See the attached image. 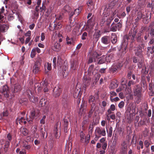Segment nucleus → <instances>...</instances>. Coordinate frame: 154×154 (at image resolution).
I'll return each mask as SVG.
<instances>
[{"label":"nucleus","mask_w":154,"mask_h":154,"mask_svg":"<svg viewBox=\"0 0 154 154\" xmlns=\"http://www.w3.org/2000/svg\"><path fill=\"white\" fill-rule=\"evenodd\" d=\"M23 94L25 96H27L29 100L33 103H35L38 101V98L34 96L33 92L32 91L31 88H27L23 91Z\"/></svg>","instance_id":"nucleus-1"},{"label":"nucleus","mask_w":154,"mask_h":154,"mask_svg":"<svg viewBox=\"0 0 154 154\" xmlns=\"http://www.w3.org/2000/svg\"><path fill=\"white\" fill-rule=\"evenodd\" d=\"M137 32V30L136 29H134L133 30H131L129 32L128 34V35L126 36L127 39L126 41L125 42H127L128 43V40L131 43H133L135 41V37Z\"/></svg>","instance_id":"nucleus-2"},{"label":"nucleus","mask_w":154,"mask_h":154,"mask_svg":"<svg viewBox=\"0 0 154 154\" xmlns=\"http://www.w3.org/2000/svg\"><path fill=\"white\" fill-rule=\"evenodd\" d=\"M10 88L7 85H3L1 88L0 93L5 97L8 98L10 97Z\"/></svg>","instance_id":"nucleus-3"},{"label":"nucleus","mask_w":154,"mask_h":154,"mask_svg":"<svg viewBox=\"0 0 154 154\" xmlns=\"http://www.w3.org/2000/svg\"><path fill=\"white\" fill-rule=\"evenodd\" d=\"M78 58L76 57L70 62V67L71 71L74 72L77 70L79 66Z\"/></svg>","instance_id":"nucleus-4"},{"label":"nucleus","mask_w":154,"mask_h":154,"mask_svg":"<svg viewBox=\"0 0 154 154\" xmlns=\"http://www.w3.org/2000/svg\"><path fill=\"white\" fill-rule=\"evenodd\" d=\"M134 95L136 96L138 99H140L142 96L141 89L139 85H137L134 86Z\"/></svg>","instance_id":"nucleus-5"},{"label":"nucleus","mask_w":154,"mask_h":154,"mask_svg":"<svg viewBox=\"0 0 154 154\" xmlns=\"http://www.w3.org/2000/svg\"><path fill=\"white\" fill-rule=\"evenodd\" d=\"M142 48L143 47L140 45H138L137 47L134 48L135 55L140 58L143 57L144 56Z\"/></svg>","instance_id":"nucleus-6"},{"label":"nucleus","mask_w":154,"mask_h":154,"mask_svg":"<svg viewBox=\"0 0 154 154\" xmlns=\"http://www.w3.org/2000/svg\"><path fill=\"white\" fill-rule=\"evenodd\" d=\"M122 26V23L119 22L117 23L113 22L110 28V31L115 32L117 30L119 31L120 30Z\"/></svg>","instance_id":"nucleus-7"},{"label":"nucleus","mask_w":154,"mask_h":154,"mask_svg":"<svg viewBox=\"0 0 154 154\" xmlns=\"http://www.w3.org/2000/svg\"><path fill=\"white\" fill-rule=\"evenodd\" d=\"M95 19L93 16L88 20L86 25V28L89 29L90 30L89 32H90L93 28V27L95 24Z\"/></svg>","instance_id":"nucleus-8"},{"label":"nucleus","mask_w":154,"mask_h":154,"mask_svg":"<svg viewBox=\"0 0 154 154\" xmlns=\"http://www.w3.org/2000/svg\"><path fill=\"white\" fill-rule=\"evenodd\" d=\"M70 101L67 95L66 94H64L62 100V104L63 107L66 108L69 105Z\"/></svg>","instance_id":"nucleus-9"},{"label":"nucleus","mask_w":154,"mask_h":154,"mask_svg":"<svg viewBox=\"0 0 154 154\" xmlns=\"http://www.w3.org/2000/svg\"><path fill=\"white\" fill-rule=\"evenodd\" d=\"M135 38L137 42L140 43V44L139 45H140L143 47V49H144L145 46L146 42L144 40L143 37L141 36V33H138Z\"/></svg>","instance_id":"nucleus-10"},{"label":"nucleus","mask_w":154,"mask_h":154,"mask_svg":"<svg viewBox=\"0 0 154 154\" xmlns=\"http://www.w3.org/2000/svg\"><path fill=\"white\" fill-rule=\"evenodd\" d=\"M100 55L98 54L96 51H93L92 53V54L90 57H89L88 63H92L94 60V62H96V59Z\"/></svg>","instance_id":"nucleus-11"},{"label":"nucleus","mask_w":154,"mask_h":154,"mask_svg":"<svg viewBox=\"0 0 154 154\" xmlns=\"http://www.w3.org/2000/svg\"><path fill=\"white\" fill-rule=\"evenodd\" d=\"M61 123L59 122H57L55 126L54 129V134H55V137L56 138H58L59 135L58 134L59 132L60 131Z\"/></svg>","instance_id":"nucleus-12"},{"label":"nucleus","mask_w":154,"mask_h":154,"mask_svg":"<svg viewBox=\"0 0 154 154\" xmlns=\"http://www.w3.org/2000/svg\"><path fill=\"white\" fill-rule=\"evenodd\" d=\"M0 19V33H4L6 32L8 28V26L6 24L5 19L4 22H2Z\"/></svg>","instance_id":"nucleus-13"},{"label":"nucleus","mask_w":154,"mask_h":154,"mask_svg":"<svg viewBox=\"0 0 154 154\" xmlns=\"http://www.w3.org/2000/svg\"><path fill=\"white\" fill-rule=\"evenodd\" d=\"M95 133L97 134L100 137L101 136H104L106 135V132L104 128H102L99 127L96 128L95 131Z\"/></svg>","instance_id":"nucleus-14"},{"label":"nucleus","mask_w":154,"mask_h":154,"mask_svg":"<svg viewBox=\"0 0 154 154\" xmlns=\"http://www.w3.org/2000/svg\"><path fill=\"white\" fill-rule=\"evenodd\" d=\"M98 98H95L93 95H91L89 97L88 102L91 105V108H94L96 105V103Z\"/></svg>","instance_id":"nucleus-15"},{"label":"nucleus","mask_w":154,"mask_h":154,"mask_svg":"<svg viewBox=\"0 0 154 154\" xmlns=\"http://www.w3.org/2000/svg\"><path fill=\"white\" fill-rule=\"evenodd\" d=\"M149 40L148 44L149 45L154 43V29L151 28L149 31Z\"/></svg>","instance_id":"nucleus-16"},{"label":"nucleus","mask_w":154,"mask_h":154,"mask_svg":"<svg viewBox=\"0 0 154 154\" xmlns=\"http://www.w3.org/2000/svg\"><path fill=\"white\" fill-rule=\"evenodd\" d=\"M82 7H80L78 8L75 9V10L74 12H71L69 15V20L71 21L72 18L74 14H77V15H78L82 11Z\"/></svg>","instance_id":"nucleus-17"},{"label":"nucleus","mask_w":154,"mask_h":154,"mask_svg":"<svg viewBox=\"0 0 154 154\" xmlns=\"http://www.w3.org/2000/svg\"><path fill=\"white\" fill-rule=\"evenodd\" d=\"M40 63L38 61H36L33 66V72L35 74L37 73L40 70Z\"/></svg>","instance_id":"nucleus-18"},{"label":"nucleus","mask_w":154,"mask_h":154,"mask_svg":"<svg viewBox=\"0 0 154 154\" xmlns=\"http://www.w3.org/2000/svg\"><path fill=\"white\" fill-rule=\"evenodd\" d=\"M80 141L82 143L85 142L86 143H87L89 142L90 137H89V138L86 140V137L85 136V134L82 131L80 132Z\"/></svg>","instance_id":"nucleus-19"},{"label":"nucleus","mask_w":154,"mask_h":154,"mask_svg":"<svg viewBox=\"0 0 154 154\" xmlns=\"http://www.w3.org/2000/svg\"><path fill=\"white\" fill-rule=\"evenodd\" d=\"M61 89L58 86L55 87L53 90V95L55 97H58L61 94Z\"/></svg>","instance_id":"nucleus-20"},{"label":"nucleus","mask_w":154,"mask_h":154,"mask_svg":"<svg viewBox=\"0 0 154 154\" xmlns=\"http://www.w3.org/2000/svg\"><path fill=\"white\" fill-rule=\"evenodd\" d=\"M88 119L89 118L87 117V116L85 115L84 117L82 124V128L83 129H85L87 128L88 122Z\"/></svg>","instance_id":"nucleus-21"},{"label":"nucleus","mask_w":154,"mask_h":154,"mask_svg":"<svg viewBox=\"0 0 154 154\" xmlns=\"http://www.w3.org/2000/svg\"><path fill=\"white\" fill-rule=\"evenodd\" d=\"M22 89L21 85L18 84H15L14 86V88L11 90V91L13 94L19 92Z\"/></svg>","instance_id":"nucleus-22"},{"label":"nucleus","mask_w":154,"mask_h":154,"mask_svg":"<svg viewBox=\"0 0 154 154\" xmlns=\"http://www.w3.org/2000/svg\"><path fill=\"white\" fill-rule=\"evenodd\" d=\"M101 41L103 44L107 45L109 44L110 42L109 37L107 35L104 36L101 38Z\"/></svg>","instance_id":"nucleus-23"},{"label":"nucleus","mask_w":154,"mask_h":154,"mask_svg":"<svg viewBox=\"0 0 154 154\" xmlns=\"http://www.w3.org/2000/svg\"><path fill=\"white\" fill-rule=\"evenodd\" d=\"M128 43L127 42H124L122 43L121 49L123 54H125L127 52V49Z\"/></svg>","instance_id":"nucleus-24"},{"label":"nucleus","mask_w":154,"mask_h":154,"mask_svg":"<svg viewBox=\"0 0 154 154\" xmlns=\"http://www.w3.org/2000/svg\"><path fill=\"white\" fill-rule=\"evenodd\" d=\"M121 152L122 154L126 153L127 146L125 141L123 142L121 144Z\"/></svg>","instance_id":"nucleus-25"},{"label":"nucleus","mask_w":154,"mask_h":154,"mask_svg":"<svg viewBox=\"0 0 154 154\" xmlns=\"http://www.w3.org/2000/svg\"><path fill=\"white\" fill-rule=\"evenodd\" d=\"M100 35V30L96 31L93 35V40L97 41Z\"/></svg>","instance_id":"nucleus-26"},{"label":"nucleus","mask_w":154,"mask_h":154,"mask_svg":"<svg viewBox=\"0 0 154 154\" xmlns=\"http://www.w3.org/2000/svg\"><path fill=\"white\" fill-rule=\"evenodd\" d=\"M38 112H35V110L33 109L31 110L30 111V115L29 116L31 118V119H33L35 117H38Z\"/></svg>","instance_id":"nucleus-27"},{"label":"nucleus","mask_w":154,"mask_h":154,"mask_svg":"<svg viewBox=\"0 0 154 154\" xmlns=\"http://www.w3.org/2000/svg\"><path fill=\"white\" fill-rule=\"evenodd\" d=\"M137 17L135 20V22H138L141 18L144 19L146 16L144 14H143L141 12H137Z\"/></svg>","instance_id":"nucleus-28"},{"label":"nucleus","mask_w":154,"mask_h":154,"mask_svg":"<svg viewBox=\"0 0 154 154\" xmlns=\"http://www.w3.org/2000/svg\"><path fill=\"white\" fill-rule=\"evenodd\" d=\"M111 37L112 43L113 44H115L117 41V35L115 33H112L111 34Z\"/></svg>","instance_id":"nucleus-29"},{"label":"nucleus","mask_w":154,"mask_h":154,"mask_svg":"<svg viewBox=\"0 0 154 154\" xmlns=\"http://www.w3.org/2000/svg\"><path fill=\"white\" fill-rule=\"evenodd\" d=\"M81 91V89L80 88L77 89V88H76L75 89L73 94V96L74 98H76L80 95Z\"/></svg>","instance_id":"nucleus-30"},{"label":"nucleus","mask_w":154,"mask_h":154,"mask_svg":"<svg viewBox=\"0 0 154 154\" xmlns=\"http://www.w3.org/2000/svg\"><path fill=\"white\" fill-rule=\"evenodd\" d=\"M91 82L90 79L84 78L83 81V84L85 85V88H86L90 84Z\"/></svg>","instance_id":"nucleus-31"},{"label":"nucleus","mask_w":154,"mask_h":154,"mask_svg":"<svg viewBox=\"0 0 154 154\" xmlns=\"http://www.w3.org/2000/svg\"><path fill=\"white\" fill-rule=\"evenodd\" d=\"M5 11L4 7H2L1 9H0V19H1V21L2 22H4L5 18L4 17L2 14L4 13Z\"/></svg>","instance_id":"nucleus-32"},{"label":"nucleus","mask_w":154,"mask_h":154,"mask_svg":"<svg viewBox=\"0 0 154 154\" xmlns=\"http://www.w3.org/2000/svg\"><path fill=\"white\" fill-rule=\"evenodd\" d=\"M152 46L151 47H147V53L148 54H153L154 56V43H153Z\"/></svg>","instance_id":"nucleus-33"},{"label":"nucleus","mask_w":154,"mask_h":154,"mask_svg":"<svg viewBox=\"0 0 154 154\" xmlns=\"http://www.w3.org/2000/svg\"><path fill=\"white\" fill-rule=\"evenodd\" d=\"M106 60L105 57H101L98 59L97 60V64H101L105 63Z\"/></svg>","instance_id":"nucleus-34"},{"label":"nucleus","mask_w":154,"mask_h":154,"mask_svg":"<svg viewBox=\"0 0 154 154\" xmlns=\"http://www.w3.org/2000/svg\"><path fill=\"white\" fill-rule=\"evenodd\" d=\"M60 48V45L59 43L56 42L54 44V50L55 51H58Z\"/></svg>","instance_id":"nucleus-35"},{"label":"nucleus","mask_w":154,"mask_h":154,"mask_svg":"<svg viewBox=\"0 0 154 154\" xmlns=\"http://www.w3.org/2000/svg\"><path fill=\"white\" fill-rule=\"evenodd\" d=\"M68 122L66 119H64V129L65 132H67Z\"/></svg>","instance_id":"nucleus-36"},{"label":"nucleus","mask_w":154,"mask_h":154,"mask_svg":"<svg viewBox=\"0 0 154 154\" xmlns=\"http://www.w3.org/2000/svg\"><path fill=\"white\" fill-rule=\"evenodd\" d=\"M44 89V91L45 93H47L48 92L49 86L47 83H45L44 82V85H43Z\"/></svg>","instance_id":"nucleus-37"},{"label":"nucleus","mask_w":154,"mask_h":154,"mask_svg":"<svg viewBox=\"0 0 154 154\" xmlns=\"http://www.w3.org/2000/svg\"><path fill=\"white\" fill-rule=\"evenodd\" d=\"M105 58L106 61L107 62H110L113 60V54H110L107 56Z\"/></svg>","instance_id":"nucleus-38"},{"label":"nucleus","mask_w":154,"mask_h":154,"mask_svg":"<svg viewBox=\"0 0 154 154\" xmlns=\"http://www.w3.org/2000/svg\"><path fill=\"white\" fill-rule=\"evenodd\" d=\"M112 20V19L110 18L109 19H107L106 21V20L105 19H102V20L101 21V24H103L106 21V25L109 26Z\"/></svg>","instance_id":"nucleus-39"},{"label":"nucleus","mask_w":154,"mask_h":154,"mask_svg":"<svg viewBox=\"0 0 154 154\" xmlns=\"http://www.w3.org/2000/svg\"><path fill=\"white\" fill-rule=\"evenodd\" d=\"M45 72L46 73H47V71H46V69L49 70H51V63H47V64H45Z\"/></svg>","instance_id":"nucleus-40"},{"label":"nucleus","mask_w":154,"mask_h":154,"mask_svg":"<svg viewBox=\"0 0 154 154\" xmlns=\"http://www.w3.org/2000/svg\"><path fill=\"white\" fill-rule=\"evenodd\" d=\"M66 39L68 45H70L73 43V39L72 38H70L69 37L67 36Z\"/></svg>","instance_id":"nucleus-41"},{"label":"nucleus","mask_w":154,"mask_h":154,"mask_svg":"<svg viewBox=\"0 0 154 154\" xmlns=\"http://www.w3.org/2000/svg\"><path fill=\"white\" fill-rule=\"evenodd\" d=\"M45 8V7L42 4V7H39V6H36L35 8V11H38L39 10L41 12H42L43 10H44Z\"/></svg>","instance_id":"nucleus-42"},{"label":"nucleus","mask_w":154,"mask_h":154,"mask_svg":"<svg viewBox=\"0 0 154 154\" xmlns=\"http://www.w3.org/2000/svg\"><path fill=\"white\" fill-rule=\"evenodd\" d=\"M118 69L113 65L109 68V72H110L114 73L116 72Z\"/></svg>","instance_id":"nucleus-43"},{"label":"nucleus","mask_w":154,"mask_h":154,"mask_svg":"<svg viewBox=\"0 0 154 154\" xmlns=\"http://www.w3.org/2000/svg\"><path fill=\"white\" fill-rule=\"evenodd\" d=\"M107 103L105 101H103L102 102V106L103 107L101 110V113H103L105 110V107L107 105Z\"/></svg>","instance_id":"nucleus-44"},{"label":"nucleus","mask_w":154,"mask_h":154,"mask_svg":"<svg viewBox=\"0 0 154 154\" xmlns=\"http://www.w3.org/2000/svg\"><path fill=\"white\" fill-rule=\"evenodd\" d=\"M113 65L118 70L119 69H120L122 66L121 63L120 62L115 63Z\"/></svg>","instance_id":"nucleus-45"},{"label":"nucleus","mask_w":154,"mask_h":154,"mask_svg":"<svg viewBox=\"0 0 154 154\" xmlns=\"http://www.w3.org/2000/svg\"><path fill=\"white\" fill-rule=\"evenodd\" d=\"M40 131L42 134V136L43 137V138H45L46 133L45 128H44L41 127L40 128Z\"/></svg>","instance_id":"nucleus-46"},{"label":"nucleus","mask_w":154,"mask_h":154,"mask_svg":"<svg viewBox=\"0 0 154 154\" xmlns=\"http://www.w3.org/2000/svg\"><path fill=\"white\" fill-rule=\"evenodd\" d=\"M106 131L107 133L108 137H111L112 133V127H110L109 128V130L108 131L107 130Z\"/></svg>","instance_id":"nucleus-47"},{"label":"nucleus","mask_w":154,"mask_h":154,"mask_svg":"<svg viewBox=\"0 0 154 154\" xmlns=\"http://www.w3.org/2000/svg\"><path fill=\"white\" fill-rule=\"evenodd\" d=\"M56 20H62L64 18V15L63 14H60L56 16Z\"/></svg>","instance_id":"nucleus-48"},{"label":"nucleus","mask_w":154,"mask_h":154,"mask_svg":"<svg viewBox=\"0 0 154 154\" xmlns=\"http://www.w3.org/2000/svg\"><path fill=\"white\" fill-rule=\"evenodd\" d=\"M132 113H125V116L126 118L129 121H130L132 117Z\"/></svg>","instance_id":"nucleus-49"},{"label":"nucleus","mask_w":154,"mask_h":154,"mask_svg":"<svg viewBox=\"0 0 154 154\" xmlns=\"http://www.w3.org/2000/svg\"><path fill=\"white\" fill-rule=\"evenodd\" d=\"M63 9L65 11L69 12L71 10V8L69 5H66L64 7Z\"/></svg>","instance_id":"nucleus-50"},{"label":"nucleus","mask_w":154,"mask_h":154,"mask_svg":"<svg viewBox=\"0 0 154 154\" xmlns=\"http://www.w3.org/2000/svg\"><path fill=\"white\" fill-rule=\"evenodd\" d=\"M125 92L127 94H130L132 92V88L131 87H127L125 89Z\"/></svg>","instance_id":"nucleus-51"},{"label":"nucleus","mask_w":154,"mask_h":154,"mask_svg":"<svg viewBox=\"0 0 154 154\" xmlns=\"http://www.w3.org/2000/svg\"><path fill=\"white\" fill-rule=\"evenodd\" d=\"M85 106L84 104L81 105V107L79 109V113H81V115L83 113V111L85 109Z\"/></svg>","instance_id":"nucleus-52"},{"label":"nucleus","mask_w":154,"mask_h":154,"mask_svg":"<svg viewBox=\"0 0 154 154\" xmlns=\"http://www.w3.org/2000/svg\"><path fill=\"white\" fill-rule=\"evenodd\" d=\"M94 110V108H91V110L88 113V115L87 116V117H88V118H90L91 117L92 114Z\"/></svg>","instance_id":"nucleus-53"},{"label":"nucleus","mask_w":154,"mask_h":154,"mask_svg":"<svg viewBox=\"0 0 154 154\" xmlns=\"http://www.w3.org/2000/svg\"><path fill=\"white\" fill-rule=\"evenodd\" d=\"M21 131L24 135L26 136L28 134V130L26 128H23V129H21Z\"/></svg>","instance_id":"nucleus-54"},{"label":"nucleus","mask_w":154,"mask_h":154,"mask_svg":"<svg viewBox=\"0 0 154 154\" xmlns=\"http://www.w3.org/2000/svg\"><path fill=\"white\" fill-rule=\"evenodd\" d=\"M150 144V142L148 140H146L144 141V145L146 148H148Z\"/></svg>","instance_id":"nucleus-55"},{"label":"nucleus","mask_w":154,"mask_h":154,"mask_svg":"<svg viewBox=\"0 0 154 154\" xmlns=\"http://www.w3.org/2000/svg\"><path fill=\"white\" fill-rule=\"evenodd\" d=\"M36 55V51L33 48L30 54V56L32 58L34 57Z\"/></svg>","instance_id":"nucleus-56"},{"label":"nucleus","mask_w":154,"mask_h":154,"mask_svg":"<svg viewBox=\"0 0 154 154\" xmlns=\"http://www.w3.org/2000/svg\"><path fill=\"white\" fill-rule=\"evenodd\" d=\"M136 83V82H135L132 80H129L127 84V86L128 87H131V85H134Z\"/></svg>","instance_id":"nucleus-57"},{"label":"nucleus","mask_w":154,"mask_h":154,"mask_svg":"<svg viewBox=\"0 0 154 154\" xmlns=\"http://www.w3.org/2000/svg\"><path fill=\"white\" fill-rule=\"evenodd\" d=\"M25 119L23 117H19L17 118V121H19V124L22 125L23 123V121H24Z\"/></svg>","instance_id":"nucleus-58"},{"label":"nucleus","mask_w":154,"mask_h":154,"mask_svg":"<svg viewBox=\"0 0 154 154\" xmlns=\"http://www.w3.org/2000/svg\"><path fill=\"white\" fill-rule=\"evenodd\" d=\"M88 36V34L86 32H84L82 34L81 38L83 40H85Z\"/></svg>","instance_id":"nucleus-59"},{"label":"nucleus","mask_w":154,"mask_h":154,"mask_svg":"<svg viewBox=\"0 0 154 154\" xmlns=\"http://www.w3.org/2000/svg\"><path fill=\"white\" fill-rule=\"evenodd\" d=\"M94 66V65H91L89 67L88 70V72L92 73L93 74V71Z\"/></svg>","instance_id":"nucleus-60"},{"label":"nucleus","mask_w":154,"mask_h":154,"mask_svg":"<svg viewBox=\"0 0 154 154\" xmlns=\"http://www.w3.org/2000/svg\"><path fill=\"white\" fill-rule=\"evenodd\" d=\"M44 82L42 83V85H37L38 92H40L42 89L43 88V85H44Z\"/></svg>","instance_id":"nucleus-61"},{"label":"nucleus","mask_w":154,"mask_h":154,"mask_svg":"<svg viewBox=\"0 0 154 154\" xmlns=\"http://www.w3.org/2000/svg\"><path fill=\"white\" fill-rule=\"evenodd\" d=\"M22 1H23L24 4L26 5H30L32 2V0H22Z\"/></svg>","instance_id":"nucleus-62"},{"label":"nucleus","mask_w":154,"mask_h":154,"mask_svg":"<svg viewBox=\"0 0 154 154\" xmlns=\"http://www.w3.org/2000/svg\"><path fill=\"white\" fill-rule=\"evenodd\" d=\"M125 103L123 101H121L118 104V106L119 108H122L124 106Z\"/></svg>","instance_id":"nucleus-63"},{"label":"nucleus","mask_w":154,"mask_h":154,"mask_svg":"<svg viewBox=\"0 0 154 154\" xmlns=\"http://www.w3.org/2000/svg\"><path fill=\"white\" fill-rule=\"evenodd\" d=\"M12 135L11 133H8L7 136V138L8 141H11L12 139Z\"/></svg>","instance_id":"nucleus-64"}]
</instances>
